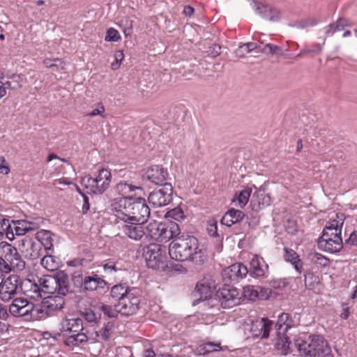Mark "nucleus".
<instances>
[{
	"label": "nucleus",
	"mask_w": 357,
	"mask_h": 357,
	"mask_svg": "<svg viewBox=\"0 0 357 357\" xmlns=\"http://www.w3.org/2000/svg\"><path fill=\"white\" fill-rule=\"evenodd\" d=\"M142 255L149 268L159 270L167 266V253L165 247L151 243L143 248Z\"/></svg>",
	"instance_id": "nucleus-8"
},
{
	"label": "nucleus",
	"mask_w": 357,
	"mask_h": 357,
	"mask_svg": "<svg viewBox=\"0 0 357 357\" xmlns=\"http://www.w3.org/2000/svg\"><path fill=\"white\" fill-rule=\"evenodd\" d=\"M273 322L267 318H262L252 324L251 331L254 337L266 338L269 336Z\"/></svg>",
	"instance_id": "nucleus-21"
},
{
	"label": "nucleus",
	"mask_w": 357,
	"mask_h": 357,
	"mask_svg": "<svg viewBox=\"0 0 357 357\" xmlns=\"http://www.w3.org/2000/svg\"><path fill=\"white\" fill-rule=\"evenodd\" d=\"M350 26H351V24L349 23V21L347 19L340 18L335 23L330 24L326 28V33L333 34L335 32L342 31L344 27Z\"/></svg>",
	"instance_id": "nucleus-35"
},
{
	"label": "nucleus",
	"mask_w": 357,
	"mask_h": 357,
	"mask_svg": "<svg viewBox=\"0 0 357 357\" xmlns=\"http://www.w3.org/2000/svg\"><path fill=\"white\" fill-rule=\"evenodd\" d=\"M38 227L37 223L29 222L26 220H13L9 223L6 232L7 238L12 241L14 235L22 236L29 231L36 230Z\"/></svg>",
	"instance_id": "nucleus-14"
},
{
	"label": "nucleus",
	"mask_w": 357,
	"mask_h": 357,
	"mask_svg": "<svg viewBox=\"0 0 357 357\" xmlns=\"http://www.w3.org/2000/svg\"><path fill=\"white\" fill-rule=\"evenodd\" d=\"M43 64L47 68H53L54 65H56V63L54 61L53 62V61L50 59H45L43 61Z\"/></svg>",
	"instance_id": "nucleus-63"
},
{
	"label": "nucleus",
	"mask_w": 357,
	"mask_h": 357,
	"mask_svg": "<svg viewBox=\"0 0 357 357\" xmlns=\"http://www.w3.org/2000/svg\"><path fill=\"white\" fill-rule=\"evenodd\" d=\"M173 187L169 183H165L158 190H155L150 193L149 202L155 206H162L168 204L172 201Z\"/></svg>",
	"instance_id": "nucleus-13"
},
{
	"label": "nucleus",
	"mask_w": 357,
	"mask_h": 357,
	"mask_svg": "<svg viewBox=\"0 0 357 357\" xmlns=\"http://www.w3.org/2000/svg\"><path fill=\"white\" fill-rule=\"evenodd\" d=\"M183 13L188 17H191L194 13V8L190 6H186L184 7Z\"/></svg>",
	"instance_id": "nucleus-57"
},
{
	"label": "nucleus",
	"mask_w": 357,
	"mask_h": 357,
	"mask_svg": "<svg viewBox=\"0 0 357 357\" xmlns=\"http://www.w3.org/2000/svg\"><path fill=\"white\" fill-rule=\"evenodd\" d=\"M167 217L172 218L177 221L184 219V213L180 208H174L167 213Z\"/></svg>",
	"instance_id": "nucleus-46"
},
{
	"label": "nucleus",
	"mask_w": 357,
	"mask_h": 357,
	"mask_svg": "<svg viewBox=\"0 0 357 357\" xmlns=\"http://www.w3.org/2000/svg\"><path fill=\"white\" fill-rule=\"evenodd\" d=\"M7 316L8 313L6 309L0 304V319H4Z\"/></svg>",
	"instance_id": "nucleus-64"
},
{
	"label": "nucleus",
	"mask_w": 357,
	"mask_h": 357,
	"mask_svg": "<svg viewBox=\"0 0 357 357\" xmlns=\"http://www.w3.org/2000/svg\"><path fill=\"white\" fill-rule=\"evenodd\" d=\"M349 308L348 307H346L343 308L342 312L340 314V317L342 319H347L349 316Z\"/></svg>",
	"instance_id": "nucleus-61"
},
{
	"label": "nucleus",
	"mask_w": 357,
	"mask_h": 357,
	"mask_svg": "<svg viewBox=\"0 0 357 357\" xmlns=\"http://www.w3.org/2000/svg\"><path fill=\"white\" fill-rule=\"evenodd\" d=\"M344 220L345 216L341 213H334L329 217L317 241L319 249L330 253H336L342 250V229Z\"/></svg>",
	"instance_id": "nucleus-1"
},
{
	"label": "nucleus",
	"mask_w": 357,
	"mask_h": 357,
	"mask_svg": "<svg viewBox=\"0 0 357 357\" xmlns=\"http://www.w3.org/2000/svg\"><path fill=\"white\" fill-rule=\"evenodd\" d=\"M248 53L249 52H246V49H243V45L240 46L238 49L236 50V54L240 57H243Z\"/></svg>",
	"instance_id": "nucleus-62"
},
{
	"label": "nucleus",
	"mask_w": 357,
	"mask_h": 357,
	"mask_svg": "<svg viewBox=\"0 0 357 357\" xmlns=\"http://www.w3.org/2000/svg\"><path fill=\"white\" fill-rule=\"evenodd\" d=\"M215 298L222 308L229 309L241 303L242 295L238 289L225 284L216 291Z\"/></svg>",
	"instance_id": "nucleus-9"
},
{
	"label": "nucleus",
	"mask_w": 357,
	"mask_h": 357,
	"mask_svg": "<svg viewBox=\"0 0 357 357\" xmlns=\"http://www.w3.org/2000/svg\"><path fill=\"white\" fill-rule=\"evenodd\" d=\"M105 112V107L103 106V105L102 103H100L98 105V107L97 108L93 109L90 113H89L87 114V116H89L90 117H93V116L100 115V116L104 117Z\"/></svg>",
	"instance_id": "nucleus-49"
},
{
	"label": "nucleus",
	"mask_w": 357,
	"mask_h": 357,
	"mask_svg": "<svg viewBox=\"0 0 357 357\" xmlns=\"http://www.w3.org/2000/svg\"><path fill=\"white\" fill-rule=\"evenodd\" d=\"M144 224L137 222H123L119 226V228L124 236L137 241L142 240L145 236Z\"/></svg>",
	"instance_id": "nucleus-17"
},
{
	"label": "nucleus",
	"mask_w": 357,
	"mask_h": 357,
	"mask_svg": "<svg viewBox=\"0 0 357 357\" xmlns=\"http://www.w3.org/2000/svg\"><path fill=\"white\" fill-rule=\"evenodd\" d=\"M200 251L198 240L192 236H182L175 238L169 246L170 257L179 261L195 260Z\"/></svg>",
	"instance_id": "nucleus-3"
},
{
	"label": "nucleus",
	"mask_w": 357,
	"mask_h": 357,
	"mask_svg": "<svg viewBox=\"0 0 357 357\" xmlns=\"http://www.w3.org/2000/svg\"><path fill=\"white\" fill-rule=\"evenodd\" d=\"M214 285L206 280H202L197 283L196 291L200 295V298L206 300L211 296Z\"/></svg>",
	"instance_id": "nucleus-33"
},
{
	"label": "nucleus",
	"mask_w": 357,
	"mask_h": 357,
	"mask_svg": "<svg viewBox=\"0 0 357 357\" xmlns=\"http://www.w3.org/2000/svg\"><path fill=\"white\" fill-rule=\"evenodd\" d=\"M139 303L140 298L138 294L135 290H132L118 301V310L123 315H132L139 310Z\"/></svg>",
	"instance_id": "nucleus-12"
},
{
	"label": "nucleus",
	"mask_w": 357,
	"mask_h": 357,
	"mask_svg": "<svg viewBox=\"0 0 357 357\" xmlns=\"http://www.w3.org/2000/svg\"><path fill=\"white\" fill-rule=\"evenodd\" d=\"M84 319L90 323H96L100 319V314H97L92 310H86L84 314Z\"/></svg>",
	"instance_id": "nucleus-47"
},
{
	"label": "nucleus",
	"mask_w": 357,
	"mask_h": 357,
	"mask_svg": "<svg viewBox=\"0 0 357 357\" xmlns=\"http://www.w3.org/2000/svg\"><path fill=\"white\" fill-rule=\"evenodd\" d=\"M41 290L46 294L57 293L66 296L69 293L68 276L61 271L54 275H45L40 279Z\"/></svg>",
	"instance_id": "nucleus-6"
},
{
	"label": "nucleus",
	"mask_w": 357,
	"mask_h": 357,
	"mask_svg": "<svg viewBox=\"0 0 357 357\" xmlns=\"http://www.w3.org/2000/svg\"><path fill=\"white\" fill-rule=\"evenodd\" d=\"M294 344L300 355L306 357H333L331 347L323 337L310 336L307 340L297 338Z\"/></svg>",
	"instance_id": "nucleus-4"
},
{
	"label": "nucleus",
	"mask_w": 357,
	"mask_h": 357,
	"mask_svg": "<svg viewBox=\"0 0 357 357\" xmlns=\"http://www.w3.org/2000/svg\"><path fill=\"white\" fill-rule=\"evenodd\" d=\"M257 47L256 43H248L243 45V49H246L247 52H250Z\"/></svg>",
	"instance_id": "nucleus-59"
},
{
	"label": "nucleus",
	"mask_w": 357,
	"mask_h": 357,
	"mask_svg": "<svg viewBox=\"0 0 357 357\" xmlns=\"http://www.w3.org/2000/svg\"><path fill=\"white\" fill-rule=\"evenodd\" d=\"M319 282L320 280L319 276L314 275L313 273L308 272L305 275V284L308 289H314Z\"/></svg>",
	"instance_id": "nucleus-39"
},
{
	"label": "nucleus",
	"mask_w": 357,
	"mask_h": 357,
	"mask_svg": "<svg viewBox=\"0 0 357 357\" xmlns=\"http://www.w3.org/2000/svg\"><path fill=\"white\" fill-rule=\"evenodd\" d=\"M41 265L48 271H54L59 268V262L52 255H46L41 259Z\"/></svg>",
	"instance_id": "nucleus-37"
},
{
	"label": "nucleus",
	"mask_w": 357,
	"mask_h": 357,
	"mask_svg": "<svg viewBox=\"0 0 357 357\" xmlns=\"http://www.w3.org/2000/svg\"><path fill=\"white\" fill-rule=\"evenodd\" d=\"M346 244L351 246H357V230L354 231L346 240Z\"/></svg>",
	"instance_id": "nucleus-53"
},
{
	"label": "nucleus",
	"mask_w": 357,
	"mask_h": 357,
	"mask_svg": "<svg viewBox=\"0 0 357 357\" xmlns=\"http://www.w3.org/2000/svg\"><path fill=\"white\" fill-rule=\"evenodd\" d=\"M136 190H142V188L139 186L133 185L130 183H128L126 181H121L117 183L114 188L115 192L121 196L120 198H114L112 200L111 204L112 211H114L116 210L115 204H119L123 199H126V201L130 202L135 199L134 195H135L133 192Z\"/></svg>",
	"instance_id": "nucleus-16"
},
{
	"label": "nucleus",
	"mask_w": 357,
	"mask_h": 357,
	"mask_svg": "<svg viewBox=\"0 0 357 357\" xmlns=\"http://www.w3.org/2000/svg\"><path fill=\"white\" fill-rule=\"evenodd\" d=\"M114 59L116 61H118L121 63L122 61L124 59V54L122 50H118L114 54Z\"/></svg>",
	"instance_id": "nucleus-58"
},
{
	"label": "nucleus",
	"mask_w": 357,
	"mask_h": 357,
	"mask_svg": "<svg viewBox=\"0 0 357 357\" xmlns=\"http://www.w3.org/2000/svg\"><path fill=\"white\" fill-rule=\"evenodd\" d=\"M20 288L24 296L32 300H38L41 298L40 287L29 279L20 280Z\"/></svg>",
	"instance_id": "nucleus-22"
},
{
	"label": "nucleus",
	"mask_w": 357,
	"mask_h": 357,
	"mask_svg": "<svg viewBox=\"0 0 357 357\" xmlns=\"http://www.w3.org/2000/svg\"><path fill=\"white\" fill-rule=\"evenodd\" d=\"M26 299L24 298H15L13 300L12 304L9 307V311L10 314L16 317V315L20 313V310L24 306Z\"/></svg>",
	"instance_id": "nucleus-42"
},
{
	"label": "nucleus",
	"mask_w": 357,
	"mask_h": 357,
	"mask_svg": "<svg viewBox=\"0 0 357 357\" xmlns=\"http://www.w3.org/2000/svg\"><path fill=\"white\" fill-rule=\"evenodd\" d=\"M20 278L17 275H10L3 280L0 286V298L7 302L14 298L20 288Z\"/></svg>",
	"instance_id": "nucleus-15"
},
{
	"label": "nucleus",
	"mask_w": 357,
	"mask_h": 357,
	"mask_svg": "<svg viewBox=\"0 0 357 357\" xmlns=\"http://www.w3.org/2000/svg\"><path fill=\"white\" fill-rule=\"evenodd\" d=\"M114 325L112 322H107L99 331H96L98 341H107L109 340L114 333Z\"/></svg>",
	"instance_id": "nucleus-34"
},
{
	"label": "nucleus",
	"mask_w": 357,
	"mask_h": 357,
	"mask_svg": "<svg viewBox=\"0 0 357 357\" xmlns=\"http://www.w3.org/2000/svg\"><path fill=\"white\" fill-rule=\"evenodd\" d=\"M64 296H52L44 298L38 305L39 320L44 319L62 310L65 305Z\"/></svg>",
	"instance_id": "nucleus-11"
},
{
	"label": "nucleus",
	"mask_w": 357,
	"mask_h": 357,
	"mask_svg": "<svg viewBox=\"0 0 357 357\" xmlns=\"http://www.w3.org/2000/svg\"><path fill=\"white\" fill-rule=\"evenodd\" d=\"M10 172V166L5 157L0 156V174L8 175Z\"/></svg>",
	"instance_id": "nucleus-48"
},
{
	"label": "nucleus",
	"mask_w": 357,
	"mask_h": 357,
	"mask_svg": "<svg viewBox=\"0 0 357 357\" xmlns=\"http://www.w3.org/2000/svg\"><path fill=\"white\" fill-rule=\"evenodd\" d=\"M311 260L314 264L321 267H327L329 266V259L318 252H315L312 255Z\"/></svg>",
	"instance_id": "nucleus-43"
},
{
	"label": "nucleus",
	"mask_w": 357,
	"mask_h": 357,
	"mask_svg": "<svg viewBox=\"0 0 357 357\" xmlns=\"http://www.w3.org/2000/svg\"><path fill=\"white\" fill-rule=\"evenodd\" d=\"M66 335L67 337L64 340V343L68 347H78L81 344L88 341L87 335L82 333V331L79 333L68 334Z\"/></svg>",
	"instance_id": "nucleus-31"
},
{
	"label": "nucleus",
	"mask_w": 357,
	"mask_h": 357,
	"mask_svg": "<svg viewBox=\"0 0 357 357\" xmlns=\"http://www.w3.org/2000/svg\"><path fill=\"white\" fill-rule=\"evenodd\" d=\"M112 181V174L107 169L102 168L98 171L96 178L85 176L82 178L81 185L89 194H102L107 190Z\"/></svg>",
	"instance_id": "nucleus-7"
},
{
	"label": "nucleus",
	"mask_w": 357,
	"mask_h": 357,
	"mask_svg": "<svg viewBox=\"0 0 357 357\" xmlns=\"http://www.w3.org/2000/svg\"><path fill=\"white\" fill-rule=\"evenodd\" d=\"M266 50H268V52L272 54H277L278 53V51L280 50V48L277 45H272V44H266L265 45V50L264 51H266Z\"/></svg>",
	"instance_id": "nucleus-55"
},
{
	"label": "nucleus",
	"mask_w": 357,
	"mask_h": 357,
	"mask_svg": "<svg viewBox=\"0 0 357 357\" xmlns=\"http://www.w3.org/2000/svg\"><path fill=\"white\" fill-rule=\"evenodd\" d=\"M149 181L155 185H163L169 177L167 170L160 165L150 167L146 172Z\"/></svg>",
	"instance_id": "nucleus-20"
},
{
	"label": "nucleus",
	"mask_w": 357,
	"mask_h": 357,
	"mask_svg": "<svg viewBox=\"0 0 357 357\" xmlns=\"http://www.w3.org/2000/svg\"><path fill=\"white\" fill-rule=\"evenodd\" d=\"M36 238L38 240L36 243H41V248L44 247L45 249H47L52 245L51 233L49 231L43 229L38 231Z\"/></svg>",
	"instance_id": "nucleus-36"
},
{
	"label": "nucleus",
	"mask_w": 357,
	"mask_h": 357,
	"mask_svg": "<svg viewBox=\"0 0 357 357\" xmlns=\"http://www.w3.org/2000/svg\"><path fill=\"white\" fill-rule=\"evenodd\" d=\"M162 222L155 220L145 227V237L160 242Z\"/></svg>",
	"instance_id": "nucleus-30"
},
{
	"label": "nucleus",
	"mask_w": 357,
	"mask_h": 357,
	"mask_svg": "<svg viewBox=\"0 0 357 357\" xmlns=\"http://www.w3.org/2000/svg\"><path fill=\"white\" fill-rule=\"evenodd\" d=\"M132 290V289H128L122 285H115L112 288L110 294L113 298L119 301L128 291Z\"/></svg>",
	"instance_id": "nucleus-38"
},
{
	"label": "nucleus",
	"mask_w": 357,
	"mask_h": 357,
	"mask_svg": "<svg viewBox=\"0 0 357 357\" xmlns=\"http://www.w3.org/2000/svg\"><path fill=\"white\" fill-rule=\"evenodd\" d=\"M54 61L56 63V65H54V67H55L57 70H63L66 69V63L63 59L57 58L55 59Z\"/></svg>",
	"instance_id": "nucleus-54"
},
{
	"label": "nucleus",
	"mask_w": 357,
	"mask_h": 357,
	"mask_svg": "<svg viewBox=\"0 0 357 357\" xmlns=\"http://www.w3.org/2000/svg\"><path fill=\"white\" fill-rule=\"evenodd\" d=\"M248 273V268L245 265L236 263L222 270V278L225 282H237L245 278Z\"/></svg>",
	"instance_id": "nucleus-18"
},
{
	"label": "nucleus",
	"mask_w": 357,
	"mask_h": 357,
	"mask_svg": "<svg viewBox=\"0 0 357 357\" xmlns=\"http://www.w3.org/2000/svg\"><path fill=\"white\" fill-rule=\"evenodd\" d=\"M117 262L108 261L103 265L105 271L116 272L122 269L121 267L117 266Z\"/></svg>",
	"instance_id": "nucleus-52"
},
{
	"label": "nucleus",
	"mask_w": 357,
	"mask_h": 357,
	"mask_svg": "<svg viewBox=\"0 0 357 357\" xmlns=\"http://www.w3.org/2000/svg\"><path fill=\"white\" fill-rule=\"evenodd\" d=\"M207 231L211 236H216L218 235V225L215 221L208 222Z\"/></svg>",
	"instance_id": "nucleus-51"
},
{
	"label": "nucleus",
	"mask_w": 357,
	"mask_h": 357,
	"mask_svg": "<svg viewBox=\"0 0 357 357\" xmlns=\"http://www.w3.org/2000/svg\"><path fill=\"white\" fill-rule=\"evenodd\" d=\"M83 329V321L79 318H66L61 322V332L64 335L79 333Z\"/></svg>",
	"instance_id": "nucleus-23"
},
{
	"label": "nucleus",
	"mask_w": 357,
	"mask_h": 357,
	"mask_svg": "<svg viewBox=\"0 0 357 357\" xmlns=\"http://www.w3.org/2000/svg\"><path fill=\"white\" fill-rule=\"evenodd\" d=\"M252 190L250 188H245L240 192L237 195L236 201L238 206L240 208H243L249 201Z\"/></svg>",
	"instance_id": "nucleus-40"
},
{
	"label": "nucleus",
	"mask_w": 357,
	"mask_h": 357,
	"mask_svg": "<svg viewBox=\"0 0 357 357\" xmlns=\"http://www.w3.org/2000/svg\"><path fill=\"white\" fill-rule=\"evenodd\" d=\"M222 349L220 342H208L199 345L196 348V353L199 355H207L210 353L219 351Z\"/></svg>",
	"instance_id": "nucleus-32"
},
{
	"label": "nucleus",
	"mask_w": 357,
	"mask_h": 357,
	"mask_svg": "<svg viewBox=\"0 0 357 357\" xmlns=\"http://www.w3.org/2000/svg\"><path fill=\"white\" fill-rule=\"evenodd\" d=\"M103 313L109 317H116L120 311L118 310L117 304L115 305L114 307L110 305H103L101 307Z\"/></svg>",
	"instance_id": "nucleus-45"
},
{
	"label": "nucleus",
	"mask_w": 357,
	"mask_h": 357,
	"mask_svg": "<svg viewBox=\"0 0 357 357\" xmlns=\"http://www.w3.org/2000/svg\"><path fill=\"white\" fill-rule=\"evenodd\" d=\"M142 357H155V353L152 348L144 349Z\"/></svg>",
	"instance_id": "nucleus-56"
},
{
	"label": "nucleus",
	"mask_w": 357,
	"mask_h": 357,
	"mask_svg": "<svg viewBox=\"0 0 357 357\" xmlns=\"http://www.w3.org/2000/svg\"><path fill=\"white\" fill-rule=\"evenodd\" d=\"M120 39L121 36L116 29L112 27L107 29L105 38L106 41L117 42Z\"/></svg>",
	"instance_id": "nucleus-44"
},
{
	"label": "nucleus",
	"mask_w": 357,
	"mask_h": 357,
	"mask_svg": "<svg viewBox=\"0 0 357 357\" xmlns=\"http://www.w3.org/2000/svg\"><path fill=\"white\" fill-rule=\"evenodd\" d=\"M84 203L82 206V213H86L90 208V204H89V199L87 197L84 196Z\"/></svg>",
	"instance_id": "nucleus-60"
},
{
	"label": "nucleus",
	"mask_w": 357,
	"mask_h": 357,
	"mask_svg": "<svg viewBox=\"0 0 357 357\" xmlns=\"http://www.w3.org/2000/svg\"><path fill=\"white\" fill-rule=\"evenodd\" d=\"M20 313L16 317H25L26 319L39 320V311L38 305H35L26 299L24 306L20 310Z\"/></svg>",
	"instance_id": "nucleus-29"
},
{
	"label": "nucleus",
	"mask_w": 357,
	"mask_h": 357,
	"mask_svg": "<svg viewBox=\"0 0 357 357\" xmlns=\"http://www.w3.org/2000/svg\"><path fill=\"white\" fill-rule=\"evenodd\" d=\"M250 275L255 278L264 277L268 271V265L264 259L258 255H254L250 263Z\"/></svg>",
	"instance_id": "nucleus-25"
},
{
	"label": "nucleus",
	"mask_w": 357,
	"mask_h": 357,
	"mask_svg": "<svg viewBox=\"0 0 357 357\" xmlns=\"http://www.w3.org/2000/svg\"><path fill=\"white\" fill-rule=\"evenodd\" d=\"M178 225L175 222H162L160 242L166 243L180 234Z\"/></svg>",
	"instance_id": "nucleus-24"
},
{
	"label": "nucleus",
	"mask_w": 357,
	"mask_h": 357,
	"mask_svg": "<svg viewBox=\"0 0 357 357\" xmlns=\"http://www.w3.org/2000/svg\"><path fill=\"white\" fill-rule=\"evenodd\" d=\"M19 250L27 259H38L40 255L41 243H36L30 238H23L18 245Z\"/></svg>",
	"instance_id": "nucleus-19"
},
{
	"label": "nucleus",
	"mask_w": 357,
	"mask_h": 357,
	"mask_svg": "<svg viewBox=\"0 0 357 357\" xmlns=\"http://www.w3.org/2000/svg\"><path fill=\"white\" fill-rule=\"evenodd\" d=\"M244 213L240 210L231 208L228 210L223 215L221 220L222 225L231 227L233 225L240 222L244 218Z\"/></svg>",
	"instance_id": "nucleus-27"
},
{
	"label": "nucleus",
	"mask_w": 357,
	"mask_h": 357,
	"mask_svg": "<svg viewBox=\"0 0 357 357\" xmlns=\"http://www.w3.org/2000/svg\"><path fill=\"white\" fill-rule=\"evenodd\" d=\"M84 289L94 291L98 287H103L106 284L105 281L98 275L92 273L91 275H86L82 280Z\"/></svg>",
	"instance_id": "nucleus-26"
},
{
	"label": "nucleus",
	"mask_w": 357,
	"mask_h": 357,
	"mask_svg": "<svg viewBox=\"0 0 357 357\" xmlns=\"http://www.w3.org/2000/svg\"><path fill=\"white\" fill-rule=\"evenodd\" d=\"M293 321L288 313H282L278 316L275 328L278 333V340L276 345L281 349L282 352L286 354L289 352L290 342L286 335L287 331L291 328Z\"/></svg>",
	"instance_id": "nucleus-10"
},
{
	"label": "nucleus",
	"mask_w": 357,
	"mask_h": 357,
	"mask_svg": "<svg viewBox=\"0 0 357 357\" xmlns=\"http://www.w3.org/2000/svg\"><path fill=\"white\" fill-rule=\"evenodd\" d=\"M115 204V216L123 222H137L145 223L150 217V208L144 198H135L128 202L126 199Z\"/></svg>",
	"instance_id": "nucleus-2"
},
{
	"label": "nucleus",
	"mask_w": 357,
	"mask_h": 357,
	"mask_svg": "<svg viewBox=\"0 0 357 357\" xmlns=\"http://www.w3.org/2000/svg\"><path fill=\"white\" fill-rule=\"evenodd\" d=\"M259 287L246 286L243 288V296L250 301H255L259 297Z\"/></svg>",
	"instance_id": "nucleus-41"
},
{
	"label": "nucleus",
	"mask_w": 357,
	"mask_h": 357,
	"mask_svg": "<svg viewBox=\"0 0 357 357\" xmlns=\"http://www.w3.org/2000/svg\"><path fill=\"white\" fill-rule=\"evenodd\" d=\"M1 256H0V271L9 273L11 271H22L25 268V262L18 253L16 248L7 242L0 244Z\"/></svg>",
	"instance_id": "nucleus-5"
},
{
	"label": "nucleus",
	"mask_w": 357,
	"mask_h": 357,
	"mask_svg": "<svg viewBox=\"0 0 357 357\" xmlns=\"http://www.w3.org/2000/svg\"><path fill=\"white\" fill-rule=\"evenodd\" d=\"M284 250L285 261L290 262L294 266L295 270L301 274L303 270V263L300 259L299 255L291 248H284Z\"/></svg>",
	"instance_id": "nucleus-28"
},
{
	"label": "nucleus",
	"mask_w": 357,
	"mask_h": 357,
	"mask_svg": "<svg viewBox=\"0 0 357 357\" xmlns=\"http://www.w3.org/2000/svg\"><path fill=\"white\" fill-rule=\"evenodd\" d=\"M272 294V290L269 288H262L259 287L258 299L266 300Z\"/></svg>",
	"instance_id": "nucleus-50"
}]
</instances>
